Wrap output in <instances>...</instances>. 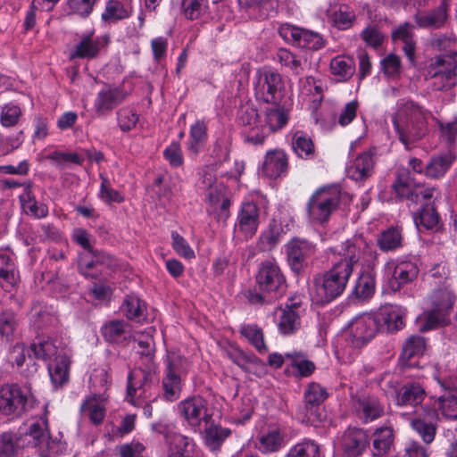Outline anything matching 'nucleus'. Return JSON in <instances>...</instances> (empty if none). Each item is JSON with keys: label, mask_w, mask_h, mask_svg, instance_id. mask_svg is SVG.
I'll return each mask as SVG.
<instances>
[{"label": "nucleus", "mask_w": 457, "mask_h": 457, "mask_svg": "<svg viewBox=\"0 0 457 457\" xmlns=\"http://www.w3.org/2000/svg\"><path fill=\"white\" fill-rule=\"evenodd\" d=\"M320 445L313 440L305 439L294 445L287 457H319Z\"/></svg>", "instance_id": "nucleus-50"}, {"label": "nucleus", "mask_w": 457, "mask_h": 457, "mask_svg": "<svg viewBox=\"0 0 457 457\" xmlns=\"http://www.w3.org/2000/svg\"><path fill=\"white\" fill-rule=\"evenodd\" d=\"M393 430H374L371 435L373 456H383L394 447Z\"/></svg>", "instance_id": "nucleus-34"}, {"label": "nucleus", "mask_w": 457, "mask_h": 457, "mask_svg": "<svg viewBox=\"0 0 457 457\" xmlns=\"http://www.w3.org/2000/svg\"><path fill=\"white\" fill-rule=\"evenodd\" d=\"M165 438L170 445V457H189L187 453L189 439L187 436L180 433L170 431L165 435Z\"/></svg>", "instance_id": "nucleus-41"}, {"label": "nucleus", "mask_w": 457, "mask_h": 457, "mask_svg": "<svg viewBox=\"0 0 457 457\" xmlns=\"http://www.w3.org/2000/svg\"><path fill=\"white\" fill-rule=\"evenodd\" d=\"M18 282V272L12 260V253L0 249V285L4 288L13 287Z\"/></svg>", "instance_id": "nucleus-28"}, {"label": "nucleus", "mask_w": 457, "mask_h": 457, "mask_svg": "<svg viewBox=\"0 0 457 457\" xmlns=\"http://www.w3.org/2000/svg\"><path fill=\"white\" fill-rule=\"evenodd\" d=\"M273 316L279 333L284 336L295 333L301 327L299 305L296 303L277 308Z\"/></svg>", "instance_id": "nucleus-17"}, {"label": "nucleus", "mask_w": 457, "mask_h": 457, "mask_svg": "<svg viewBox=\"0 0 457 457\" xmlns=\"http://www.w3.org/2000/svg\"><path fill=\"white\" fill-rule=\"evenodd\" d=\"M293 149L302 158H308L314 153V145L311 137L303 132L297 131L293 137Z\"/></svg>", "instance_id": "nucleus-51"}, {"label": "nucleus", "mask_w": 457, "mask_h": 457, "mask_svg": "<svg viewBox=\"0 0 457 457\" xmlns=\"http://www.w3.org/2000/svg\"><path fill=\"white\" fill-rule=\"evenodd\" d=\"M165 374L173 377H181L188 368V362L179 352L168 353L165 360Z\"/></svg>", "instance_id": "nucleus-40"}, {"label": "nucleus", "mask_w": 457, "mask_h": 457, "mask_svg": "<svg viewBox=\"0 0 457 457\" xmlns=\"http://www.w3.org/2000/svg\"><path fill=\"white\" fill-rule=\"evenodd\" d=\"M419 274L415 262L408 260H391L385 264V275L389 280L390 287L396 291L407 283L413 281Z\"/></svg>", "instance_id": "nucleus-13"}, {"label": "nucleus", "mask_w": 457, "mask_h": 457, "mask_svg": "<svg viewBox=\"0 0 457 457\" xmlns=\"http://www.w3.org/2000/svg\"><path fill=\"white\" fill-rule=\"evenodd\" d=\"M328 394L324 387L320 384L311 383L308 385L304 392V399L306 403L310 405H319L327 398Z\"/></svg>", "instance_id": "nucleus-62"}, {"label": "nucleus", "mask_w": 457, "mask_h": 457, "mask_svg": "<svg viewBox=\"0 0 457 457\" xmlns=\"http://www.w3.org/2000/svg\"><path fill=\"white\" fill-rule=\"evenodd\" d=\"M22 110L14 103H7L0 108V124L4 128H12L19 124Z\"/></svg>", "instance_id": "nucleus-42"}, {"label": "nucleus", "mask_w": 457, "mask_h": 457, "mask_svg": "<svg viewBox=\"0 0 457 457\" xmlns=\"http://www.w3.org/2000/svg\"><path fill=\"white\" fill-rule=\"evenodd\" d=\"M433 119V114L422 106L412 101H401L392 123L399 141L406 150H411L428 134L429 121Z\"/></svg>", "instance_id": "nucleus-2"}, {"label": "nucleus", "mask_w": 457, "mask_h": 457, "mask_svg": "<svg viewBox=\"0 0 457 457\" xmlns=\"http://www.w3.org/2000/svg\"><path fill=\"white\" fill-rule=\"evenodd\" d=\"M254 445L262 453H273L284 445V437L279 430H260Z\"/></svg>", "instance_id": "nucleus-31"}, {"label": "nucleus", "mask_w": 457, "mask_h": 457, "mask_svg": "<svg viewBox=\"0 0 457 457\" xmlns=\"http://www.w3.org/2000/svg\"><path fill=\"white\" fill-rule=\"evenodd\" d=\"M207 0H182L184 15L189 20L201 18L207 11Z\"/></svg>", "instance_id": "nucleus-57"}, {"label": "nucleus", "mask_w": 457, "mask_h": 457, "mask_svg": "<svg viewBox=\"0 0 457 457\" xmlns=\"http://www.w3.org/2000/svg\"><path fill=\"white\" fill-rule=\"evenodd\" d=\"M73 238L84 249L79 257V266L85 277L94 278L97 272H102L104 268H110L112 265L113 260L110 255L93 250L90 235L85 229H75Z\"/></svg>", "instance_id": "nucleus-4"}, {"label": "nucleus", "mask_w": 457, "mask_h": 457, "mask_svg": "<svg viewBox=\"0 0 457 457\" xmlns=\"http://www.w3.org/2000/svg\"><path fill=\"white\" fill-rule=\"evenodd\" d=\"M426 350V342L422 337L411 336L403 346L402 358L410 360L411 358L424 353Z\"/></svg>", "instance_id": "nucleus-55"}, {"label": "nucleus", "mask_w": 457, "mask_h": 457, "mask_svg": "<svg viewBox=\"0 0 457 457\" xmlns=\"http://www.w3.org/2000/svg\"><path fill=\"white\" fill-rule=\"evenodd\" d=\"M403 237L397 228H388L383 231L378 238V244L382 251H392L402 245Z\"/></svg>", "instance_id": "nucleus-48"}, {"label": "nucleus", "mask_w": 457, "mask_h": 457, "mask_svg": "<svg viewBox=\"0 0 457 457\" xmlns=\"http://www.w3.org/2000/svg\"><path fill=\"white\" fill-rule=\"evenodd\" d=\"M46 159L50 160L57 166H62L66 163L81 164L84 160V158L77 153L61 151H54L47 154Z\"/></svg>", "instance_id": "nucleus-61"}, {"label": "nucleus", "mask_w": 457, "mask_h": 457, "mask_svg": "<svg viewBox=\"0 0 457 457\" xmlns=\"http://www.w3.org/2000/svg\"><path fill=\"white\" fill-rule=\"evenodd\" d=\"M339 200L340 192L337 187L318 189L308 202L309 217L315 222L327 221Z\"/></svg>", "instance_id": "nucleus-8"}, {"label": "nucleus", "mask_w": 457, "mask_h": 457, "mask_svg": "<svg viewBox=\"0 0 457 457\" xmlns=\"http://www.w3.org/2000/svg\"><path fill=\"white\" fill-rule=\"evenodd\" d=\"M61 349L66 348L60 347V345H56V340L51 338H38L30 345V350L35 358L44 361L58 356Z\"/></svg>", "instance_id": "nucleus-33"}, {"label": "nucleus", "mask_w": 457, "mask_h": 457, "mask_svg": "<svg viewBox=\"0 0 457 457\" xmlns=\"http://www.w3.org/2000/svg\"><path fill=\"white\" fill-rule=\"evenodd\" d=\"M437 412L433 409H424L416 418L411 419L413 428H436Z\"/></svg>", "instance_id": "nucleus-60"}, {"label": "nucleus", "mask_w": 457, "mask_h": 457, "mask_svg": "<svg viewBox=\"0 0 457 457\" xmlns=\"http://www.w3.org/2000/svg\"><path fill=\"white\" fill-rule=\"evenodd\" d=\"M315 251V245L304 239L295 238L287 245V259L295 270H301Z\"/></svg>", "instance_id": "nucleus-19"}, {"label": "nucleus", "mask_w": 457, "mask_h": 457, "mask_svg": "<svg viewBox=\"0 0 457 457\" xmlns=\"http://www.w3.org/2000/svg\"><path fill=\"white\" fill-rule=\"evenodd\" d=\"M328 12L335 25L341 29L349 28L355 17L353 12L348 11L346 7H340L332 13L328 10Z\"/></svg>", "instance_id": "nucleus-64"}, {"label": "nucleus", "mask_w": 457, "mask_h": 457, "mask_svg": "<svg viewBox=\"0 0 457 457\" xmlns=\"http://www.w3.org/2000/svg\"><path fill=\"white\" fill-rule=\"evenodd\" d=\"M102 46L101 39L96 37L94 33L83 34L71 49L69 57L71 60L76 58L93 59L98 55Z\"/></svg>", "instance_id": "nucleus-20"}, {"label": "nucleus", "mask_w": 457, "mask_h": 457, "mask_svg": "<svg viewBox=\"0 0 457 457\" xmlns=\"http://www.w3.org/2000/svg\"><path fill=\"white\" fill-rule=\"evenodd\" d=\"M448 314L449 312L436 311V309L431 307L429 311L425 312L420 318L421 322L420 330L423 332L428 331L447 324L449 321Z\"/></svg>", "instance_id": "nucleus-37"}, {"label": "nucleus", "mask_w": 457, "mask_h": 457, "mask_svg": "<svg viewBox=\"0 0 457 457\" xmlns=\"http://www.w3.org/2000/svg\"><path fill=\"white\" fill-rule=\"evenodd\" d=\"M432 86L436 90H448L457 85V61L451 55L438 56L430 64Z\"/></svg>", "instance_id": "nucleus-11"}, {"label": "nucleus", "mask_w": 457, "mask_h": 457, "mask_svg": "<svg viewBox=\"0 0 457 457\" xmlns=\"http://www.w3.org/2000/svg\"><path fill=\"white\" fill-rule=\"evenodd\" d=\"M196 187L204 196L208 213L218 220H225L229 215V193L225 185L217 179L216 168L206 166L199 173Z\"/></svg>", "instance_id": "nucleus-3"}, {"label": "nucleus", "mask_w": 457, "mask_h": 457, "mask_svg": "<svg viewBox=\"0 0 457 457\" xmlns=\"http://www.w3.org/2000/svg\"><path fill=\"white\" fill-rule=\"evenodd\" d=\"M428 300L432 308L441 312H450L454 302L453 295L447 289H439L433 292Z\"/></svg>", "instance_id": "nucleus-49"}, {"label": "nucleus", "mask_w": 457, "mask_h": 457, "mask_svg": "<svg viewBox=\"0 0 457 457\" xmlns=\"http://www.w3.org/2000/svg\"><path fill=\"white\" fill-rule=\"evenodd\" d=\"M376 315L381 324L380 331L395 332L403 328L406 311L401 306L390 305L379 309Z\"/></svg>", "instance_id": "nucleus-21"}, {"label": "nucleus", "mask_w": 457, "mask_h": 457, "mask_svg": "<svg viewBox=\"0 0 457 457\" xmlns=\"http://www.w3.org/2000/svg\"><path fill=\"white\" fill-rule=\"evenodd\" d=\"M356 244L357 242L345 241L342 245L344 259L336 262L329 270L313 278L310 288L313 303L321 305L328 303L345 291L353 272V265L360 258L359 246Z\"/></svg>", "instance_id": "nucleus-1"}, {"label": "nucleus", "mask_w": 457, "mask_h": 457, "mask_svg": "<svg viewBox=\"0 0 457 457\" xmlns=\"http://www.w3.org/2000/svg\"><path fill=\"white\" fill-rule=\"evenodd\" d=\"M393 187L399 196L410 199L414 203H420L422 200L431 199L436 191L434 187L421 185L411 186L409 182L403 180L401 178L397 179Z\"/></svg>", "instance_id": "nucleus-23"}, {"label": "nucleus", "mask_w": 457, "mask_h": 457, "mask_svg": "<svg viewBox=\"0 0 457 457\" xmlns=\"http://www.w3.org/2000/svg\"><path fill=\"white\" fill-rule=\"evenodd\" d=\"M164 396L169 401H174L179 395L181 390V382L179 377H173L165 374L162 380Z\"/></svg>", "instance_id": "nucleus-63"}, {"label": "nucleus", "mask_w": 457, "mask_h": 457, "mask_svg": "<svg viewBox=\"0 0 457 457\" xmlns=\"http://www.w3.org/2000/svg\"><path fill=\"white\" fill-rule=\"evenodd\" d=\"M129 332V325L123 320H111L102 328L103 337L109 342H118Z\"/></svg>", "instance_id": "nucleus-44"}, {"label": "nucleus", "mask_w": 457, "mask_h": 457, "mask_svg": "<svg viewBox=\"0 0 457 457\" xmlns=\"http://www.w3.org/2000/svg\"><path fill=\"white\" fill-rule=\"evenodd\" d=\"M69 370L70 351L68 349H61L59 355L48 366L49 375L54 386H62L68 382Z\"/></svg>", "instance_id": "nucleus-26"}, {"label": "nucleus", "mask_w": 457, "mask_h": 457, "mask_svg": "<svg viewBox=\"0 0 457 457\" xmlns=\"http://www.w3.org/2000/svg\"><path fill=\"white\" fill-rule=\"evenodd\" d=\"M207 138V126L204 121H196L191 126L187 150L196 155L202 149Z\"/></svg>", "instance_id": "nucleus-36"}, {"label": "nucleus", "mask_w": 457, "mask_h": 457, "mask_svg": "<svg viewBox=\"0 0 457 457\" xmlns=\"http://www.w3.org/2000/svg\"><path fill=\"white\" fill-rule=\"evenodd\" d=\"M107 397L104 395H88L80 406V412L91 421L92 425L99 426L105 417Z\"/></svg>", "instance_id": "nucleus-22"}, {"label": "nucleus", "mask_w": 457, "mask_h": 457, "mask_svg": "<svg viewBox=\"0 0 457 457\" xmlns=\"http://www.w3.org/2000/svg\"><path fill=\"white\" fill-rule=\"evenodd\" d=\"M200 434L205 445L212 451H217L229 436L230 430H200Z\"/></svg>", "instance_id": "nucleus-56"}, {"label": "nucleus", "mask_w": 457, "mask_h": 457, "mask_svg": "<svg viewBox=\"0 0 457 457\" xmlns=\"http://www.w3.org/2000/svg\"><path fill=\"white\" fill-rule=\"evenodd\" d=\"M28 431L24 434L8 430L0 433V457H13L20 448L30 444Z\"/></svg>", "instance_id": "nucleus-25"}, {"label": "nucleus", "mask_w": 457, "mask_h": 457, "mask_svg": "<svg viewBox=\"0 0 457 457\" xmlns=\"http://www.w3.org/2000/svg\"><path fill=\"white\" fill-rule=\"evenodd\" d=\"M380 328L376 313H362L348 322L345 331L352 345L360 348L371 341Z\"/></svg>", "instance_id": "nucleus-6"}, {"label": "nucleus", "mask_w": 457, "mask_h": 457, "mask_svg": "<svg viewBox=\"0 0 457 457\" xmlns=\"http://www.w3.org/2000/svg\"><path fill=\"white\" fill-rule=\"evenodd\" d=\"M375 291V278L369 273H362L357 279L354 287V294L357 297L366 299Z\"/></svg>", "instance_id": "nucleus-58"}, {"label": "nucleus", "mask_w": 457, "mask_h": 457, "mask_svg": "<svg viewBox=\"0 0 457 457\" xmlns=\"http://www.w3.org/2000/svg\"><path fill=\"white\" fill-rule=\"evenodd\" d=\"M178 410L188 426L217 428L207 402L201 396H194L181 401L178 405Z\"/></svg>", "instance_id": "nucleus-7"}, {"label": "nucleus", "mask_w": 457, "mask_h": 457, "mask_svg": "<svg viewBox=\"0 0 457 457\" xmlns=\"http://www.w3.org/2000/svg\"><path fill=\"white\" fill-rule=\"evenodd\" d=\"M425 397V390L418 384H409L403 386L398 397L397 403L402 405L419 404Z\"/></svg>", "instance_id": "nucleus-39"}, {"label": "nucleus", "mask_w": 457, "mask_h": 457, "mask_svg": "<svg viewBox=\"0 0 457 457\" xmlns=\"http://www.w3.org/2000/svg\"><path fill=\"white\" fill-rule=\"evenodd\" d=\"M28 438L41 457H54L66 450L67 444L61 430H28Z\"/></svg>", "instance_id": "nucleus-9"}, {"label": "nucleus", "mask_w": 457, "mask_h": 457, "mask_svg": "<svg viewBox=\"0 0 457 457\" xmlns=\"http://www.w3.org/2000/svg\"><path fill=\"white\" fill-rule=\"evenodd\" d=\"M256 283L260 291L273 294V297L280 295L286 287L285 278L279 267L271 261L261 263L256 275Z\"/></svg>", "instance_id": "nucleus-12"}, {"label": "nucleus", "mask_w": 457, "mask_h": 457, "mask_svg": "<svg viewBox=\"0 0 457 457\" xmlns=\"http://www.w3.org/2000/svg\"><path fill=\"white\" fill-rule=\"evenodd\" d=\"M240 332L260 353L268 352L263 332L260 328L255 325H245L241 328Z\"/></svg>", "instance_id": "nucleus-46"}, {"label": "nucleus", "mask_w": 457, "mask_h": 457, "mask_svg": "<svg viewBox=\"0 0 457 457\" xmlns=\"http://www.w3.org/2000/svg\"><path fill=\"white\" fill-rule=\"evenodd\" d=\"M286 357L291 360L293 368L297 371V373L301 377H308L315 370L314 363L305 359L302 353H287Z\"/></svg>", "instance_id": "nucleus-54"}, {"label": "nucleus", "mask_w": 457, "mask_h": 457, "mask_svg": "<svg viewBox=\"0 0 457 457\" xmlns=\"http://www.w3.org/2000/svg\"><path fill=\"white\" fill-rule=\"evenodd\" d=\"M367 436L363 430H348L344 436L342 447L348 457H358L366 449Z\"/></svg>", "instance_id": "nucleus-27"}, {"label": "nucleus", "mask_w": 457, "mask_h": 457, "mask_svg": "<svg viewBox=\"0 0 457 457\" xmlns=\"http://www.w3.org/2000/svg\"><path fill=\"white\" fill-rule=\"evenodd\" d=\"M330 70L340 80H347L355 71L354 62L346 56H337L330 62Z\"/></svg>", "instance_id": "nucleus-38"}, {"label": "nucleus", "mask_w": 457, "mask_h": 457, "mask_svg": "<svg viewBox=\"0 0 457 457\" xmlns=\"http://www.w3.org/2000/svg\"><path fill=\"white\" fill-rule=\"evenodd\" d=\"M439 221V216L431 204H426L422 210L414 218V222L418 228L423 227L426 229L436 228Z\"/></svg>", "instance_id": "nucleus-53"}, {"label": "nucleus", "mask_w": 457, "mask_h": 457, "mask_svg": "<svg viewBox=\"0 0 457 457\" xmlns=\"http://www.w3.org/2000/svg\"><path fill=\"white\" fill-rule=\"evenodd\" d=\"M287 169V158L282 151H270L264 157L263 163L260 169V175L277 179L284 175Z\"/></svg>", "instance_id": "nucleus-24"}, {"label": "nucleus", "mask_w": 457, "mask_h": 457, "mask_svg": "<svg viewBox=\"0 0 457 457\" xmlns=\"http://www.w3.org/2000/svg\"><path fill=\"white\" fill-rule=\"evenodd\" d=\"M453 158L451 154L440 155L433 158L426 167V173L431 178L443 176L450 168Z\"/></svg>", "instance_id": "nucleus-52"}, {"label": "nucleus", "mask_w": 457, "mask_h": 457, "mask_svg": "<svg viewBox=\"0 0 457 457\" xmlns=\"http://www.w3.org/2000/svg\"><path fill=\"white\" fill-rule=\"evenodd\" d=\"M373 167L372 155L370 153H362L347 168L348 176L355 181L364 180L371 175Z\"/></svg>", "instance_id": "nucleus-30"}, {"label": "nucleus", "mask_w": 457, "mask_h": 457, "mask_svg": "<svg viewBox=\"0 0 457 457\" xmlns=\"http://www.w3.org/2000/svg\"><path fill=\"white\" fill-rule=\"evenodd\" d=\"M126 96L127 93L120 87L105 86L96 96L94 110L98 116L105 115L122 103Z\"/></svg>", "instance_id": "nucleus-18"}, {"label": "nucleus", "mask_w": 457, "mask_h": 457, "mask_svg": "<svg viewBox=\"0 0 457 457\" xmlns=\"http://www.w3.org/2000/svg\"><path fill=\"white\" fill-rule=\"evenodd\" d=\"M27 395L17 384L0 386V411L4 415L21 414L25 410Z\"/></svg>", "instance_id": "nucleus-15"}, {"label": "nucleus", "mask_w": 457, "mask_h": 457, "mask_svg": "<svg viewBox=\"0 0 457 457\" xmlns=\"http://www.w3.org/2000/svg\"><path fill=\"white\" fill-rule=\"evenodd\" d=\"M120 308L123 314L129 320L141 321L145 319V303L137 295H127Z\"/></svg>", "instance_id": "nucleus-35"}, {"label": "nucleus", "mask_w": 457, "mask_h": 457, "mask_svg": "<svg viewBox=\"0 0 457 457\" xmlns=\"http://www.w3.org/2000/svg\"><path fill=\"white\" fill-rule=\"evenodd\" d=\"M356 408L361 412L363 420L368 422L378 418L383 412V408L374 397L359 399Z\"/></svg>", "instance_id": "nucleus-43"}, {"label": "nucleus", "mask_w": 457, "mask_h": 457, "mask_svg": "<svg viewBox=\"0 0 457 457\" xmlns=\"http://www.w3.org/2000/svg\"><path fill=\"white\" fill-rule=\"evenodd\" d=\"M156 380L154 370L140 368L133 370L128 377V400L135 406L154 402L157 397L154 392V383Z\"/></svg>", "instance_id": "nucleus-5"}, {"label": "nucleus", "mask_w": 457, "mask_h": 457, "mask_svg": "<svg viewBox=\"0 0 457 457\" xmlns=\"http://www.w3.org/2000/svg\"><path fill=\"white\" fill-rule=\"evenodd\" d=\"M20 202L23 212L35 219H43L48 215V207L36 200L29 187H26L20 195Z\"/></svg>", "instance_id": "nucleus-32"}, {"label": "nucleus", "mask_w": 457, "mask_h": 457, "mask_svg": "<svg viewBox=\"0 0 457 457\" xmlns=\"http://www.w3.org/2000/svg\"><path fill=\"white\" fill-rule=\"evenodd\" d=\"M260 224V209L252 202L244 203L238 211L235 233L244 239L253 237Z\"/></svg>", "instance_id": "nucleus-14"}, {"label": "nucleus", "mask_w": 457, "mask_h": 457, "mask_svg": "<svg viewBox=\"0 0 457 457\" xmlns=\"http://www.w3.org/2000/svg\"><path fill=\"white\" fill-rule=\"evenodd\" d=\"M393 38L394 40H400L403 43V49L405 54L408 56L410 60H413L415 42L413 40L411 26L408 23L400 26L393 33Z\"/></svg>", "instance_id": "nucleus-45"}, {"label": "nucleus", "mask_w": 457, "mask_h": 457, "mask_svg": "<svg viewBox=\"0 0 457 457\" xmlns=\"http://www.w3.org/2000/svg\"><path fill=\"white\" fill-rule=\"evenodd\" d=\"M130 15V10L122 3L111 0L107 3L105 12L102 18L105 21H119L128 18Z\"/></svg>", "instance_id": "nucleus-59"}, {"label": "nucleus", "mask_w": 457, "mask_h": 457, "mask_svg": "<svg viewBox=\"0 0 457 457\" xmlns=\"http://www.w3.org/2000/svg\"><path fill=\"white\" fill-rule=\"evenodd\" d=\"M254 93L257 99L265 103L276 102L283 88L279 73L268 67L259 69L254 75Z\"/></svg>", "instance_id": "nucleus-10"}, {"label": "nucleus", "mask_w": 457, "mask_h": 457, "mask_svg": "<svg viewBox=\"0 0 457 457\" xmlns=\"http://www.w3.org/2000/svg\"><path fill=\"white\" fill-rule=\"evenodd\" d=\"M443 393L437 398V408L445 419H457V389L441 384Z\"/></svg>", "instance_id": "nucleus-29"}, {"label": "nucleus", "mask_w": 457, "mask_h": 457, "mask_svg": "<svg viewBox=\"0 0 457 457\" xmlns=\"http://www.w3.org/2000/svg\"><path fill=\"white\" fill-rule=\"evenodd\" d=\"M447 17L444 7H438L432 12L416 15V22L422 28H439Z\"/></svg>", "instance_id": "nucleus-47"}, {"label": "nucleus", "mask_w": 457, "mask_h": 457, "mask_svg": "<svg viewBox=\"0 0 457 457\" xmlns=\"http://www.w3.org/2000/svg\"><path fill=\"white\" fill-rule=\"evenodd\" d=\"M278 33L286 41L299 47L318 50L324 46V41L318 33L305 30L290 24L281 25Z\"/></svg>", "instance_id": "nucleus-16"}]
</instances>
